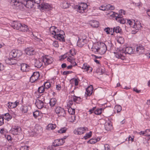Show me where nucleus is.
I'll use <instances>...</instances> for the list:
<instances>
[{"label":"nucleus","mask_w":150,"mask_h":150,"mask_svg":"<svg viewBox=\"0 0 150 150\" xmlns=\"http://www.w3.org/2000/svg\"><path fill=\"white\" fill-rule=\"evenodd\" d=\"M69 54L71 55L72 56H74L76 54L74 51V49H71L69 50V53H66V54H67L68 55H69Z\"/></svg>","instance_id":"nucleus-38"},{"label":"nucleus","mask_w":150,"mask_h":150,"mask_svg":"<svg viewBox=\"0 0 150 150\" xmlns=\"http://www.w3.org/2000/svg\"><path fill=\"white\" fill-rule=\"evenodd\" d=\"M119 51V52L116 54V57L117 58H120L122 60L125 59L124 54L125 55L126 53L130 54L133 52L132 47H126L125 50H122V48H120Z\"/></svg>","instance_id":"nucleus-1"},{"label":"nucleus","mask_w":150,"mask_h":150,"mask_svg":"<svg viewBox=\"0 0 150 150\" xmlns=\"http://www.w3.org/2000/svg\"><path fill=\"white\" fill-rule=\"evenodd\" d=\"M10 60L12 63L11 65L16 64L17 63L16 60L15 59L11 58Z\"/></svg>","instance_id":"nucleus-54"},{"label":"nucleus","mask_w":150,"mask_h":150,"mask_svg":"<svg viewBox=\"0 0 150 150\" xmlns=\"http://www.w3.org/2000/svg\"><path fill=\"white\" fill-rule=\"evenodd\" d=\"M35 66L38 68H40L42 64V62L38 60H35L34 62Z\"/></svg>","instance_id":"nucleus-23"},{"label":"nucleus","mask_w":150,"mask_h":150,"mask_svg":"<svg viewBox=\"0 0 150 150\" xmlns=\"http://www.w3.org/2000/svg\"><path fill=\"white\" fill-rule=\"evenodd\" d=\"M98 53L100 54H104L107 50L106 45L103 42L98 43Z\"/></svg>","instance_id":"nucleus-2"},{"label":"nucleus","mask_w":150,"mask_h":150,"mask_svg":"<svg viewBox=\"0 0 150 150\" xmlns=\"http://www.w3.org/2000/svg\"><path fill=\"white\" fill-rule=\"evenodd\" d=\"M110 30V28H109L108 27L104 29V30L108 34H110V33L108 31V30Z\"/></svg>","instance_id":"nucleus-63"},{"label":"nucleus","mask_w":150,"mask_h":150,"mask_svg":"<svg viewBox=\"0 0 150 150\" xmlns=\"http://www.w3.org/2000/svg\"><path fill=\"white\" fill-rule=\"evenodd\" d=\"M113 32H115L116 33H121L122 29L120 26H117L114 27L113 28Z\"/></svg>","instance_id":"nucleus-27"},{"label":"nucleus","mask_w":150,"mask_h":150,"mask_svg":"<svg viewBox=\"0 0 150 150\" xmlns=\"http://www.w3.org/2000/svg\"><path fill=\"white\" fill-rule=\"evenodd\" d=\"M4 116H5L4 119L8 121L10 120L12 118V116L10 115L8 113L5 114Z\"/></svg>","instance_id":"nucleus-31"},{"label":"nucleus","mask_w":150,"mask_h":150,"mask_svg":"<svg viewBox=\"0 0 150 150\" xmlns=\"http://www.w3.org/2000/svg\"><path fill=\"white\" fill-rule=\"evenodd\" d=\"M90 24L93 27H98L99 26V22L97 21L93 20L91 21Z\"/></svg>","instance_id":"nucleus-25"},{"label":"nucleus","mask_w":150,"mask_h":150,"mask_svg":"<svg viewBox=\"0 0 150 150\" xmlns=\"http://www.w3.org/2000/svg\"><path fill=\"white\" fill-rule=\"evenodd\" d=\"M15 103L8 102V106L9 108H14L16 107V105H15Z\"/></svg>","instance_id":"nucleus-32"},{"label":"nucleus","mask_w":150,"mask_h":150,"mask_svg":"<svg viewBox=\"0 0 150 150\" xmlns=\"http://www.w3.org/2000/svg\"><path fill=\"white\" fill-rule=\"evenodd\" d=\"M64 142V141H63L62 139H58L55 140L53 142V145L51 146V148H53V146H60L63 144Z\"/></svg>","instance_id":"nucleus-10"},{"label":"nucleus","mask_w":150,"mask_h":150,"mask_svg":"<svg viewBox=\"0 0 150 150\" xmlns=\"http://www.w3.org/2000/svg\"><path fill=\"white\" fill-rule=\"evenodd\" d=\"M119 15H121L122 17V14H123L124 15L125 14V11L123 10H122V9L120 10L119 11Z\"/></svg>","instance_id":"nucleus-62"},{"label":"nucleus","mask_w":150,"mask_h":150,"mask_svg":"<svg viewBox=\"0 0 150 150\" xmlns=\"http://www.w3.org/2000/svg\"><path fill=\"white\" fill-rule=\"evenodd\" d=\"M39 115V112L38 111L36 110L33 112V116L35 118H36Z\"/></svg>","instance_id":"nucleus-46"},{"label":"nucleus","mask_w":150,"mask_h":150,"mask_svg":"<svg viewBox=\"0 0 150 150\" xmlns=\"http://www.w3.org/2000/svg\"><path fill=\"white\" fill-rule=\"evenodd\" d=\"M103 110L102 108H100V109L98 108L94 112L95 114L97 115H99L101 113L102 110Z\"/></svg>","instance_id":"nucleus-35"},{"label":"nucleus","mask_w":150,"mask_h":150,"mask_svg":"<svg viewBox=\"0 0 150 150\" xmlns=\"http://www.w3.org/2000/svg\"><path fill=\"white\" fill-rule=\"evenodd\" d=\"M39 8L42 10L46 9L49 10L50 8V6L48 3H43L39 5Z\"/></svg>","instance_id":"nucleus-11"},{"label":"nucleus","mask_w":150,"mask_h":150,"mask_svg":"<svg viewBox=\"0 0 150 150\" xmlns=\"http://www.w3.org/2000/svg\"><path fill=\"white\" fill-rule=\"evenodd\" d=\"M88 7L87 5L84 3H81L79 6H76L75 8L77 9V11L80 13H83L84 12Z\"/></svg>","instance_id":"nucleus-3"},{"label":"nucleus","mask_w":150,"mask_h":150,"mask_svg":"<svg viewBox=\"0 0 150 150\" xmlns=\"http://www.w3.org/2000/svg\"><path fill=\"white\" fill-rule=\"evenodd\" d=\"M28 148L26 146H22L20 148V150H28Z\"/></svg>","instance_id":"nucleus-58"},{"label":"nucleus","mask_w":150,"mask_h":150,"mask_svg":"<svg viewBox=\"0 0 150 150\" xmlns=\"http://www.w3.org/2000/svg\"><path fill=\"white\" fill-rule=\"evenodd\" d=\"M145 135L147 136H150V129H147L145 131Z\"/></svg>","instance_id":"nucleus-52"},{"label":"nucleus","mask_w":150,"mask_h":150,"mask_svg":"<svg viewBox=\"0 0 150 150\" xmlns=\"http://www.w3.org/2000/svg\"><path fill=\"white\" fill-rule=\"evenodd\" d=\"M131 24H130L129 25L131 27H132L133 28H134L136 29V30L135 32V33H137V30H138V28L137 27V25L135 23V21H134L133 20V23H131Z\"/></svg>","instance_id":"nucleus-30"},{"label":"nucleus","mask_w":150,"mask_h":150,"mask_svg":"<svg viewBox=\"0 0 150 150\" xmlns=\"http://www.w3.org/2000/svg\"><path fill=\"white\" fill-rule=\"evenodd\" d=\"M28 108L27 106H24L22 108V111L24 113H25L28 111Z\"/></svg>","instance_id":"nucleus-59"},{"label":"nucleus","mask_w":150,"mask_h":150,"mask_svg":"<svg viewBox=\"0 0 150 150\" xmlns=\"http://www.w3.org/2000/svg\"><path fill=\"white\" fill-rule=\"evenodd\" d=\"M51 86V84L50 82H45L44 84V86L45 88L48 89Z\"/></svg>","instance_id":"nucleus-43"},{"label":"nucleus","mask_w":150,"mask_h":150,"mask_svg":"<svg viewBox=\"0 0 150 150\" xmlns=\"http://www.w3.org/2000/svg\"><path fill=\"white\" fill-rule=\"evenodd\" d=\"M76 116L74 115H72L69 118V121L71 122H73L75 120Z\"/></svg>","instance_id":"nucleus-44"},{"label":"nucleus","mask_w":150,"mask_h":150,"mask_svg":"<svg viewBox=\"0 0 150 150\" xmlns=\"http://www.w3.org/2000/svg\"><path fill=\"white\" fill-rule=\"evenodd\" d=\"M53 45L56 47H59L58 42L57 41H55L52 44Z\"/></svg>","instance_id":"nucleus-48"},{"label":"nucleus","mask_w":150,"mask_h":150,"mask_svg":"<svg viewBox=\"0 0 150 150\" xmlns=\"http://www.w3.org/2000/svg\"><path fill=\"white\" fill-rule=\"evenodd\" d=\"M96 109V107H95L92 108L90 110L88 111L90 114H91L93 112H94L95 110Z\"/></svg>","instance_id":"nucleus-55"},{"label":"nucleus","mask_w":150,"mask_h":150,"mask_svg":"<svg viewBox=\"0 0 150 150\" xmlns=\"http://www.w3.org/2000/svg\"><path fill=\"white\" fill-rule=\"evenodd\" d=\"M118 42L120 44H122L123 43L124 40L122 37H120L119 40H118Z\"/></svg>","instance_id":"nucleus-56"},{"label":"nucleus","mask_w":150,"mask_h":150,"mask_svg":"<svg viewBox=\"0 0 150 150\" xmlns=\"http://www.w3.org/2000/svg\"><path fill=\"white\" fill-rule=\"evenodd\" d=\"M36 130H37L35 132L37 133H40L42 132V129L40 127H38V129H37V127H36L35 130V131Z\"/></svg>","instance_id":"nucleus-51"},{"label":"nucleus","mask_w":150,"mask_h":150,"mask_svg":"<svg viewBox=\"0 0 150 150\" xmlns=\"http://www.w3.org/2000/svg\"><path fill=\"white\" fill-rule=\"evenodd\" d=\"M55 110L56 114H58L59 116L64 117L66 115L65 110L64 108L60 107L58 106L55 109Z\"/></svg>","instance_id":"nucleus-4"},{"label":"nucleus","mask_w":150,"mask_h":150,"mask_svg":"<svg viewBox=\"0 0 150 150\" xmlns=\"http://www.w3.org/2000/svg\"><path fill=\"white\" fill-rule=\"evenodd\" d=\"M86 127H80L75 129L74 131V133L76 134H81L83 133L87 129Z\"/></svg>","instance_id":"nucleus-8"},{"label":"nucleus","mask_w":150,"mask_h":150,"mask_svg":"<svg viewBox=\"0 0 150 150\" xmlns=\"http://www.w3.org/2000/svg\"><path fill=\"white\" fill-rule=\"evenodd\" d=\"M93 89L92 86H90L87 88L86 89V92L85 93V96H90L92 93Z\"/></svg>","instance_id":"nucleus-13"},{"label":"nucleus","mask_w":150,"mask_h":150,"mask_svg":"<svg viewBox=\"0 0 150 150\" xmlns=\"http://www.w3.org/2000/svg\"><path fill=\"white\" fill-rule=\"evenodd\" d=\"M20 27V31L25 32L27 31L28 30L27 26L25 24H21V26Z\"/></svg>","instance_id":"nucleus-28"},{"label":"nucleus","mask_w":150,"mask_h":150,"mask_svg":"<svg viewBox=\"0 0 150 150\" xmlns=\"http://www.w3.org/2000/svg\"><path fill=\"white\" fill-rule=\"evenodd\" d=\"M86 40L84 39H79L77 42V45L79 47H82L86 43Z\"/></svg>","instance_id":"nucleus-19"},{"label":"nucleus","mask_w":150,"mask_h":150,"mask_svg":"<svg viewBox=\"0 0 150 150\" xmlns=\"http://www.w3.org/2000/svg\"><path fill=\"white\" fill-rule=\"evenodd\" d=\"M67 129V128L66 127H64L63 128H62L58 131V132L59 133H65Z\"/></svg>","instance_id":"nucleus-42"},{"label":"nucleus","mask_w":150,"mask_h":150,"mask_svg":"<svg viewBox=\"0 0 150 150\" xmlns=\"http://www.w3.org/2000/svg\"><path fill=\"white\" fill-rule=\"evenodd\" d=\"M56 28L54 26H51L50 29V31L52 35H54V33L55 32Z\"/></svg>","instance_id":"nucleus-36"},{"label":"nucleus","mask_w":150,"mask_h":150,"mask_svg":"<svg viewBox=\"0 0 150 150\" xmlns=\"http://www.w3.org/2000/svg\"><path fill=\"white\" fill-rule=\"evenodd\" d=\"M45 88L43 86H42L39 87L38 90V92L40 93H43L44 91Z\"/></svg>","instance_id":"nucleus-41"},{"label":"nucleus","mask_w":150,"mask_h":150,"mask_svg":"<svg viewBox=\"0 0 150 150\" xmlns=\"http://www.w3.org/2000/svg\"><path fill=\"white\" fill-rule=\"evenodd\" d=\"M29 66L25 63H22L21 65V70L23 71H28Z\"/></svg>","instance_id":"nucleus-17"},{"label":"nucleus","mask_w":150,"mask_h":150,"mask_svg":"<svg viewBox=\"0 0 150 150\" xmlns=\"http://www.w3.org/2000/svg\"><path fill=\"white\" fill-rule=\"evenodd\" d=\"M108 8H109L108 10H113L115 8L114 6L111 5L110 4H108Z\"/></svg>","instance_id":"nucleus-57"},{"label":"nucleus","mask_w":150,"mask_h":150,"mask_svg":"<svg viewBox=\"0 0 150 150\" xmlns=\"http://www.w3.org/2000/svg\"><path fill=\"white\" fill-rule=\"evenodd\" d=\"M72 72H73L71 71H64L63 72V74L64 75H66L68 74H69L71 73Z\"/></svg>","instance_id":"nucleus-60"},{"label":"nucleus","mask_w":150,"mask_h":150,"mask_svg":"<svg viewBox=\"0 0 150 150\" xmlns=\"http://www.w3.org/2000/svg\"><path fill=\"white\" fill-rule=\"evenodd\" d=\"M144 50V47L142 45H139V46L137 47L136 51L138 54H140L142 53Z\"/></svg>","instance_id":"nucleus-22"},{"label":"nucleus","mask_w":150,"mask_h":150,"mask_svg":"<svg viewBox=\"0 0 150 150\" xmlns=\"http://www.w3.org/2000/svg\"><path fill=\"white\" fill-rule=\"evenodd\" d=\"M70 5L69 4L68 2L65 1L61 4L60 6L63 9H66L68 8Z\"/></svg>","instance_id":"nucleus-21"},{"label":"nucleus","mask_w":150,"mask_h":150,"mask_svg":"<svg viewBox=\"0 0 150 150\" xmlns=\"http://www.w3.org/2000/svg\"><path fill=\"white\" fill-rule=\"evenodd\" d=\"M10 3L11 4H13L14 5L17 6V4H19L20 2V0H9Z\"/></svg>","instance_id":"nucleus-40"},{"label":"nucleus","mask_w":150,"mask_h":150,"mask_svg":"<svg viewBox=\"0 0 150 150\" xmlns=\"http://www.w3.org/2000/svg\"><path fill=\"white\" fill-rule=\"evenodd\" d=\"M59 32L62 33L63 32L64 33L63 31L60 30V31H59V29H57L56 28V30H55V32L54 33V36H55V35H57V34H58V33Z\"/></svg>","instance_id":"nucleus-47"},{"label":"nucleus","mask_w":150,"mask_h":150,"mask_svg":"<svg viewBox=\"0 0 150 150\" xmlns=\"http://www.w3.org/2000/svg\"><path fill=\"white\" fill-rule=\"evenodd\" d=\"M105 150H110L109 146L108 144H106L104 146Z\"/></svg>","instance_id":"nucleus-64"},{"label":"nucleus","mask_w":150,"mask_h":150,"mask_svg":"<svg viewBox=\"0 0 150 150\" xmlns=\"http://www.w3.org/2000/svg\"><path fill=\"white\" fill-rule=\"evenodd\" d=\"M57 100L55 98H52L50 99V104L51 107L54 106L56 103Z\"/></svg>","instance_id":"nucleus-29"},{"label":"nucleus","mask_w":150,"mask_h":150,"mask_svg":"<svg viewBox=\"0 0 150 150\" xmlns=\"http://www.w3.org/2000/svg\"><path fill=\"white\" fill-rule=\"evenodd\" d=\"M40 76V74L38 72H34L33 75L30 78V81L33 83L36 81Z\"/></svg>","instance_id":"nucleus-7"},{"label":"nucleus","mask_w":150,"mask_h":150,"mask_svg":"<svg viewBox=\"0 0 150 150\" xmlns=\"http://www.w3.org/2000/svg\"><path fill=\"white\" fill-rule=\"evenodd\" d=\"M21 24L19 22L14 21L11 23V26L14 29L19 30Z\"/></svg>","instance_id":"nucleus-12"},{"label":"nucleus","mask_w":150,"mask_h":150,"mask_svg":"<svg viewBox=\"0 0 150 150\" xmlns=\"http://www.w3.org/2000/svg\"><path fill=\"white\" fill-rule=\"evenodd\" d=\"M25 52L29 55H33L34 54V51L31 47L27 48L25 50Z\"/></svg>","instance_id":"nucleus-16"},{"label":"nucleus","mask_w":150,"mask_h":150,"mask_svg":"<svg viewBox=\"0 0 150 150\" xmlns=\"http://www.w3.org/2000/svg\"><path fill=\"white\" fill-rule=\"evenodd\" d=\"M21 128L18 126H13L10 130V132L13 134L16 135L18 134L19 132L21 130Z\"/></svg>","instance_id":"nucleus-6"},{"label":"nucleus","mask_w":150,"mask_h":150,"mask_svg":"<svg viewBox=\"0 0 150 150\" xmlns=\"http://www.w3.org/2000/svg\"><path fill=\"white\" fill-rule=\"evenodd\" d=\"M105 128L107 131H110L112 128V126L110 123L106 122L105 124Z\"/></svg>","instance_id":"nucleus-26"},{"label":"nucleus","mask_w":150,"mask_h":150,"mask_svg":"<svg viewBox=\"0 0 150 150\" xmlns=\"http://www.w3.org/2000/svg\"><path fill=\"white\" fill-rule=\"evenodd\" d=\"M98 141V140L97 139H91L88 141L87 143L91 144H94L96 143Z\"/></svg>","instance_id":"nucleus-39"},{"label":"nucleus","mask_w":150,"mask_h":150,"mask_svg":"<svg viewBox=\"0 0 150 150\" xmlns=\"http://www.w3.org/2000/svg\"><path fill=\"white\" fill-rule=\"evenodd\" d=\"M68 111L70 114L72 115H74L75 113V109H72L71 108H70L68 109Z\"/></svg>","instance_id":"nucleus-37"},{"label":"nucleus","mask_w":150,"mask_h":150,"mask_svg":"<svg viewBox=\"0 0 150 150\" xmlns=\"http://www.w3.org/2000/svg\"><path fill=\"white\" fill-rule=\"evenodd\" d=\"M56 127V125H55L50 124L47 126V128L49 129H53L55 128Z\"/></svg>","instance_id":"nucleus-34"},{"label":"nucleus","mask_w":150,"mask_h":150,"mask_svg":"<svg viewBox=\"0 0 150 150\" xmlns=\"http://www.w3.org/2000/svg\"><path fill=\"white\" fill-rule=\"evenodd\" d=\"M78 98H79V99H81V98L79 97H77L75 96H74L72 100L74 102H76L78 100Z\"/></svg>","instance_id":"nucleus-61"},{"label":"nucleus","mask_w":150,"mask_h":150,"mask_svg":"<svg viewBox=\"0 0 150 150\" xmlns=\"http://www.w3.org/2000/svg\"><path fill=\"white\" fill-rule=\"evenodd\" d=\"M22 54V53L20 50H13L9 54L10 57L11 56L13 57H18Z\"/></svg>","instance_id":"nucleus-5"},{"label":"nucleus","mask_w":150,"mask_h":150,"mask_svg":"<svg viewBox=\"0 0 150 150\" xmlns=\"http://www.w3.org/2000/svg\"><path fill=\"white\" fill-rule=\"evenodd\" d=\"M83 69H85L86 71H89V72H91L92 71V68L87 63H84L82 67Z\"/></svg>","instance_id":"nucleus-18"},{"label":"nucleus","mask_w":150,"mask_h":150,"mask_svg":"<svg viewBox=\"0 0 150 150\" xmlns=\"http://www.w3.org/2000/svg\"><path fill=\"white\" fill-rule=\"evenodd\" d=\"M114 16H112L113 17H115L116 20L119 22H120L121 19H122V17L121 15H118L117 13L113 12Z\"/></svg>","instance_id":"nucleus-24"},{"label":"nucleus","mask_w":150,"mask_h":150,"mask_svg":"<svg viewBox=\"0 0 150 150\" xmlns=\"http://www.w3.org/2000/svg\"><path fill=\"white\" fill-rule=\"evenodd\" d=\"M10 58H7L5 60V62L7 64H9L10 65H11V61L10 60Z\"/></svg>","instance_id":"nucleus-50"},{"label":"nucleus","mask_w":150,"mask_h":150,"mask_svg":"<svg viewBox=\"0 0 150 150\" xmlns=\"http://www.w3.org/2000/svg\"><path fill=\"white\" fill-rule=\"evenodd\" d=\"M92 132L91 131L89 132V133H86V136L84 137V138L85 139H86L90 137L91 136Z\"/></svg>","instance_id":"nucleus-45"},{"label":"nucleus","mask_w":150,"mask_h":150,"mask_svg":"<svg viewBox=\"0 0 150 150\" xmlns=\"http://www.w3.org/2000/svg\"><path fill=\"white\" fill-rule=\"evenodd\" d=\"M115 107L117 108V113L119 112L122 110V108L121 106L120 105H118L116 106Z\"/></svg>","instance_id":"nucleus-49"},{"label":"nucleus","mask_w":150,"mask_h":150,"mask_svg":"<svg viewBox=\"0 0 150 150\" xmlns=\"http://www.w3.org/2000/svg\"><path fill=\"white\" fill-rule=\"evenodd\" d=\"M54 37L55 39L58 40L62 42H64L65 41L64 37L62 33V34L60 33L57 34V35H55Z\"/></svg>","instance_id":"nucleus-15"},{"label":"nucleus","mask_w":150,"mask_h":150,"mask_svg":"<svg viewBox=\"0 0 150 150\" xmlns=\"http://www.w3.org/2000/svg\"><path fill=\"white\" fill-rule=\"evenodd\" d=\"M42 60L45 64L47 65L51 64L52 62V58L49 59L45 56L43 57Z\"/></svg>","instance_id":"nucleus-14"},{"label":"nucleus","mask_w":150,"mask_h":150,"mask_svg":"<svg viewBox=\"0 0 150 150\" xmlns=\"http://www.w3.org/2000/svg\"><path fill=\"white\" fill-rule=\"evenodd\" d=\"M43 100H40L39 99H37L36 100L35 104L37 108L39 109L42 108L43 107L44 102L45 101L44 98H43Z\"/></svg>","instance_id":"nucleus-9"},{"label":"nucleus","mask_w":150,"mask_h":150,"mask_svg":"<svg viewBox=\"0 0 150 150\" xmlns=\"http://www.w3.org/2000/svg\"><path fill=\"white\" fill-rule=\"evenodd\" d=\"M98 43L93 46L91 48V50L95 53H98Z\"/></svg>","instance_id":"nucleus-20"},{"label":"nucleus","mask_w":150,"mask_h":150,"mask_svg":"<svg viewBox=\"0 0 150 150\" xmlns=\"http://www.w3.org/2000/svg\"><path fill=\"white\" fill-rule=\"evenodd\" d=\"M4 123V118L0 115V126L2 125Z\"/></svg>","instance_id":"nucleus-53"},{"label":"nucleus","mask_w":150,"mask_h":150,"mask_svg":"<svg viewBox=\"0 0 150 150\" xmlns=\"http://www.w3.org/2000/svg\"><path fill=\"white\" fill-rule=\"evenodd\" d=\"M108 7V5L103 4L100 7L99 9L102 11L108 10V8H109Z\"/></svg>","instance_id":"nucleus-33"}]
</instances>
